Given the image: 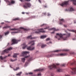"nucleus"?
<instances>
[{
	"label": "nucleus",
	"instance_id": "obj_58",
	"mask_svg": "<svg viewBox=\"0 0 76 76\" xmlns=\"http://www.w3.org/2000/svg\"><path fill=\"white\" fill-rule=\"evenodd\" d=\"M22 14H25V12H22Z\"/></svg>",
	"mask_w": 76,
	"mask_h": 76
},
{
	"label": "nucleus",
	"instance_id": "obj_43",
	"mask_svg": "<svg viewBox=\"0 0 76 76\" xmlns=\"http://www.w3.org/2000/svg\"><path fill=\"white\" fill-rule=\"evenodd\" d=\"M43 15H46V13L45 12H44V13H43Z\"/></svg>",
	"mask_w": 76,
	"mask_h": 76
},
{
	"label": "nucleus",
	"instance_id": "obj_52",
	"mask_svg": "<svg viewBox=\"0 0 76 76\" xmlns=\"http://www.w3.org/2000/svg\"><path fill=\"white\" fill-rule=\"evenodd\" d=\"M55 38H57V36H55Z\"/></svg>",
	"mask_w": 76,
	"mask_h": 76
},
{
	"label": "nucleus",
	"instance_id": "obj_19",
	"mask_svg": "<svg viewBox=\"0 0 76 76\" xmlns=\"http://www.w3.org/2000/svg\"><path fill=\"white\" fill-rule=\"evenodd\" d=\"M20 19L19 18H14L12 19V20H14V21H16V20H20Z\"/></svg>",
	"mask_w": 76,
	"mask_h": 76
},
{
	"label": "nucleus",
	"instance_id": "obj_13",
	"mask_svg": "<svg viewBox=\"0 0 76 76\" xmlns=\"http://www.w3.org/2000/svg\"><path fill=\"white\" fill-rule=\"evenodd\" d=\"M21 45L23 49H25V48H26L27 46L26 44V43H23V44L22 45Z\"/></svg>",
	"mask_w": 76,
	"mask_h": 76
},
{
	"label": "nucleus",
	"instance_id": "obj_59",
	"mask_svg": "<svg viewBox=\"0 0 76 76\" xmlns=\"http://www.w3.org/2000/svg\"><path fill=\"white\" fill-rule=\"evenodd\" d=\"M76 39H73V40H75Z\"/></svg>",
	"mask_w": 76,
	"mask_h": 76
},
{
	"label": "nucleus",
	"instance_id": "obj_40",
	"mask_svg": "<svg viewBox=\"0 0 76 76\" xmlns=\"http://www.w3.org/2000/svg\"><path fill=\"white\" fill-rule=\"evenodd\" d=\"M63 51H67L68 50L67 49H64L63 50Z\"/></svg>",
	"mask_w": 76,
	"mask_h": 76
},
{
	"label": "nucleus",
	"instance_id": "obj_1",
	"mask_svg": "<svg viewBox=\"0 0 76 76\" xmlns=\"http://www.w3.org/2000/svg\"><path fill=\"white\" fill-rule=\"evenodd\" d=\"M22 29H24L25 31H28L29 30L28 29H25L23 27H20V28L16 29V28H12L10 29V31H12L13 30H17V32H12V33H18V32H21V31L22 30Z\"/></svg>",
	"mask_w": 76,
	"mask_h": 76
},
{
	"label": "nucleus",
	"instance_id": "obj_28",
	"mask_svg": "<svg viewBox=\"0 0 76 76\" xmlns=\"http://www.w3.org/2000/svg\"><path fill=\"white\" fill-rule=\"evenodd\" d=\"M59 51H61V50H56L54 51V52H55L56 53H58Z\"/></svg>",
	"mask_w": 76,
	"mask_h": 76
},
{
	"label": "nucleus",
	"instance_id": "obj_20",
	"mask_svg": "<svg viewBox=\"0 0 76 76\" xmlns=\"http://www.w3.org/2000/svg\"><path fill=\"white\" fill-rule=\"evenodd\" d=\"M67 54L66 53H62L59 54V56H66Z\"/></svg>",
	"mask_w": 76,
	"mask_h": 76
},
{
	"label": "nucleus",
	"instance_id": "obj_31",
	"mask_svg": "<svg viewBox=\"0 0 76 76\" xmlns=\"http://www.w3.org/2000/svg\"><path fill=\"white\" fill-rule=\"evenodd\" d=\"M46 45H41V48H44V47H46Z\"/></svg>",
	"mask_w": 76,
	"mask_h": 76
},
{
	"label": "nucleus",
	"instance_id": "obj_32",
	"mask_svg": "<svg viewBox=\"0 0 76 76\" xmlns=\"http://www.w3.org/2000/svg\"><path fill=\"white\" fill-rule=\"evenodd\" d=\"M69 31H71L72 32H75L76 34V30H68Z\"/></svg>",
	"mask_w": 76,
	"mask_h": 76
},
{
	"label": "nucleus",
	"instance_id": "obj_54",
	"mask_svg": "<svg viewBox=\"0 0 76 76\" xmlns=\"http://www.w3.org/2000/svg\"><path fill=\"white\" fill-rule=\"evenodd\" d=\"M26 1H31L30 0H26Z\"/></svg>",
	"mask_w": 76,
	"mask_h": 76
},
{
	"label": "nucleus",
	"instance_id": "obj_41",
	"mask_svg": "<svg viewBox=\"0 0 76 76\" xmlns=\"http://www.w3.org/2000/svg\"><path fill=\"white\" fill-rule=\"evenodd\" d=\"M50 39L49 38H48L46 39V41H49V40H50Z\"/></svg>",
	"mask_w": 76,
	"mask_h": 76
},
{
	"label": "nucleus",
	"instance_id": "obj_60",
	"mask_svg": "<svg viewBox=\"0 0 76 76\" xmlns=\"http://www.w3.org/2000/svg\"><path fill=\"white\" fill-rule=\"evenodd\" d=\"M44 7H47V6H44Z\"/></svg>",
	"mask_w": 76,
	"mask_h": 76
},
{
	"label": "nucleus",
	"instance_id": "obj_24",
	"mask_svg": "<svg viewBox=\"0 0 76 76\" xmlns=\"http://www.w3.org/2000/svg\"><path fill=\"white\" fill-rule=\"evenodd\" d=\"M16 69H15V68H14L13 70H19V69H20L19 67H16Z\"/></svg>",
	"mask_w": 76,
	"mask_h": 76
},
{
	"label": "nucleus",
	"instance_id": "obj_62",
	"mask_svg": "<svg viewBox=\"0 0 76 76\" xmlns=\"http://www.w3.org/2000/svg\"><path fill=\"white\" fill-rule=\"evenodd\" d=\"M8 56H10V54H9V55H8Z\"/></svg>",
	"mask_w": 76,
	"mask_h": 76
},
{
	"label": "nucleus",
	"instance_id": "obj_39",
	"mask_svg": "<svg viewBox=\"0 0 76 76\" xmlns=\"http://www.w3.org/2000/svg\"><path fill=\"white\" fill-rule=\"evenodd\" d=\"M27 66V63H26L24 65V67H26Z\"/></svg>",
	"mask_w": 76,
	"mask_h": 76
},
{
	"label": "nucleus",
	"instance_id": "obj_17",
	"mask_svg": "<svg viewBox=\"0 0 76 76\" xmlns=\"http://www.w3.org/2000/svg\"><path fill=\"white\" fill-rule=\"evenodd\" d=\"M44 69H36V70H35V72H38V71H40L41 72H42L43 71H44Z\"/></svg>",
	"mask_w": 76,
	"mask_h": 76
},
{
	"label": "nucleus",
	"instance_id": "obj_16",
	"mask_svg": "<svg viewBox=\"0 0 76 76\" xmlns=\"http://www.w3.org/2000/svg\"><path fill=\"white\" fill-rule=\"evenodd\" d=\"M56 35H58L60 37V38H63V34L60 33H57Z\"/></svg>",
	"mask_w": 76,
	"mask_h": 76
},
{
	"label": "nucleus",
	"instance_id": "obj_23",
	"mask_svg": "<svg viewBox=\"0 0 76 76\" xmlns=\"http://www.w3.org/2000/svg\"><path fill=\"white\" fill-rule=\"evenodd\" d=\"M47 57L48 58L49 57H53V54L48 55L47 56Z\"/></svg>",
	"mask_w": 76,
	"mask_h": 76
},
{
	"label": "nucleus",
	"instance_id": "obj_2",
	"mask_svg": "<svg viewBox=\"0 0 76 76\" xmlns=\"http://www.w3.org/2000/svg\"><path fill=\"white\" fill-rule=\"evenodd\" d=\"M6 2L8 5H11V4H13L15 3V1L13 0H11L10 2L9 0H4Z\"/></svg>",
	"mask_w": 76,
	"mask_h": 76
},
{
	"label": "nucleus",
	"instance_id": "obj_53",
	"mask_svg": "<svg viewBox=\"0 0 76 76\" xmlns=\"http://www.w3.org/2000/svg\"><path fill=\"white\" fill-rule=\"evenodd\" d=\"M52 34H54V31H53V32H51Z\"/></svg>",
	"mask_w": 76,
	"mask_h": 76
},
{
	"label": "nucleus",
	"instance_id": "obj_63",
	"mask_svg": "<svg viewBox=\"0 0 76 76\" xmlns=\"http://www.w3.org/2000/svg\"><path fill=\"white\" fill-rule=\"evenodd\" d=\"M58 40H59V39H60V38L59 39H58Z\"/></svg>",
	"mask_w": 76,
	"mask_h": 76
},
{
	"label": "nucleus",
	"instance_id": "obj_10",
	"mask_svg": "<svg viewBox=\"0 0 76 76\" xmlns=\"http://www.w3.org/2000/svg\"><path fill=\"white\" fill-rule=\"evenodd\" d=\"M28 53H29V52L25 51H24L22 53V56H26V54H27Z\"/></svg>",
	"mask_w": 76,
	"mask_h": 76
},
{
	"label": "nucleus",
	"instance_id": "obj_27",
	"mask_svg": "<svg viewBox=\"0 0 76 76\" xmlns=\"http://www.w3.org/2000/svg\"><path fill=\"white\" fill-rule=\"evenodd\" d=\"M51 29H52V30H53V31H58V29H56L55 28H52Z\"/></svg>",
	"mask_w": 76,
	"mask_h": 76
},
{
	"label": "nucleus",
	"instance_id": "obj_14",
	"mask_svg": "<svg viewBox=\"0 0 76 76\" xmlns=\"http://www.w3.org/2000/svg\"><path fill=\"white\" fill-rule=\"evenodd\" d=\"M28 57H29V56H25V58H21V61L24 63V62L25 61V58H28Z\"/></svg>",
	"mask_w": 76,
	"mask_h": 76
},
{
	"label": "nucleus",
	"instance_id": "obj_51",
	"mask_svg": "<svg viewBox=\"0 0 76 76\" xmlns=\"http://www.w3.org/2000/svg\"><path fill=\"white\" fill-rule=\"evenodd\" d=\"M39 1L40 3H41V1H40V0H39Z\"/></svg>",
	"mask_w": 76,
	"mask_h": 76
},
{
	"label": "nucleus",
	"instance_id": "obj_35",
	"mask_svg": "<svg viewBox=\"0 0 76 76\" xmlns=\"http://www.w3.org/2000/svg\"><path fill=\"white\" fill-rule=\"evenodd\" d=\"M46 26V24H43L41 25V26Z\"/></svg>",
	"mask_w": 76,
	"mask_h": 76
},
{
	"label": "nucleus",
	"instance_id": "obj_29",
	"mask_svg": "<svg viewBox=\"0 0 76 76\" xmlns=\"http://www.w3.org/2000/svg\"><path fill=\"white\" fill-rule=\"evenodd\" d=\"M31 60H32V58L31 57V58H30L28 60V62L30 61H31Z\"/></svg>",
	"mask_w": 76,
	"mask_h": 76
},
{
	"label": "nucleus",
	"instance_id": "obj_6",
	"mask_svg": "<svg viewBox=\"0 0 76 76\" xmlns=\"http://www.w3.org/2000/svg\"><path fill=\"white\" fill-rule=\"evenodd\" d=\"M40 32H45V31H44V29L41 28L37 30L35 32V33L38 34Z\"/></svg>",
	"mask_w": 76,
	"mask_h": 76
},
{
	"label": "nucleus",
	"instance_id": "obj_5",
	"mask_svg": "<svg viewBox=\"0 0 76 76\" xmlns=\"http://www.w3.org/2000/svg\"><path fill=\"white\" fill-rule=\"evenodd\" d=\"M59 64H57L56 65L53 64L52 65L49 66V68H50V69H53V68H54V69H57V66H59Z\"/></svg>",
	"mask_w": 76,
	"mask_h": 76
},
{
	"label": "nucleus",
	"instance_id": "obj_37",
	"mask_svg": "<svg viewBox=\"0 0 76 76\" xmlns=\"http://www.w3.org/2000/svg\"><path fill=\"white\" fill-rule=\"evenodd\" d=\"M74 10V9L72 8H70V11H73Z\"/></svg>",
	"mask_w": 76,
	"mask_h": 76
},
{
	"label": "nucleus",
	"instance_id": "obj_9",
	"mask_svg": "<svg viewBox=\"0 0 76 76\" xmlns=\"http://www.w3.org/2000/svg\"><path fill=\"white\" fill-rule=\"evenodd\" d=\"M72 75L76 74V68H72Z\"/></svg>",
	"mask_w": 76,
	"mask_h": 76
},
{
	"label": "nucleus",
	"instance_id": "obj_30",
	"mask_svg": "<svg viewBox=\"0 0 76 76\" xmlns=\"http://www.w3.org/2000/svg\"><path fill=\"white\" fill-rule=\"evenodd\" d=\"M46 36H42L41 37V38H46Z\"/></svg>",
	"mask_w": 76,
	"mask_h": 76
},
{
	"label": "nucleus",
	"instance_id": "obj_38",
	"mask_svg": "<svg viewBox=\"0 0 76 76\" xmlns=\"http://www.w3.org/2000/svg\"><path fill=\"white\" fill-rule=\"evenodd\" d=\"M4 58H3V57L2 56H0V58L1 59V60H3Z\"/></svg>",
	"mask_w": 76,
	"mask_h": 76
},
{
	"label": "nucleus",
	"instance_id": "obj_12",
	"mask_svg": "<svg viewBox=\"0 0 76 76\" xmlns=\"http://www.w3.org/2000/svg\"><path fill=\"white\" fill-rule=\"evenodd\" d=\"M66 35L67 36L66 37H65V38H63V39L64 40H66V39H67V37H69L70 36V33H67V34H66Z\"/></svg>",
	"mask_w": 76,
	"mask_h": 76
},
{
	"label": "nucleus",
	"instance_id": "obj_11",
	"mask_svg": "<svg viewBox=\"0 0 76 76\" xmlns=\"http://www.w3.org/2000/svg\"><path fill=\"white\" fill-rule=\"evenodd\" d=\"M27 49L28 50H34L35 49V47L29 46L27 48Z\"/></svg>",
	"mask_w": 76,
	"mask_h": 76
},
{
	"label": "nucleus",
	"instance_id": "obj_3",
	"mask_svg": "<svg viewBox=\"0 0 76 76\" xmlns=\"http://www.w3.org/2000/svg\"><path fill=\"white\" fill-rule=\"evenodd\" d=\"M31 6V5L29 3H25L24 4L23 7L24 9H27L28 7H30Z\"/></svg>",
	"mask_w": 76,
	"mask_h": 76
},
{
	"label": "nucleus",
	"instance_id": "obj_64",
	"mask_svg": "<svg viewBox=\"0 0 76 76\" xmlns=\"http://www.w3.org/2000/svg\"><path fill=\"white\" fill-rule=\"evenodd\" d=\"M74 23H76V21H74Z\"/></svg>",
	"mask_w": 76,
	"mask_h": 76
},
{
	"label": "nucleus",
	"instance_id": "obj_25",
	"mask_svg": "<svg viewBox=\"0 0 76 76\" xmlns=\"http://www.w3.org/2000/svg\"><path fill=\"white\" fill-rule=\"evenodd\" d=\"M27 38H28V39H32V36L31 35L30 36H28V37H27Z\"/></svg>",
	"mask_w": 76,
	"mask_h": 76
},
{
	"label": "nucleus",
	"instance_id": "obj_22",
	"mask_svg": "<svg viewBox=\"0 0 76 76\" xmlns=\"http://www.w3.org/2000/svg\"><path fill=\"white\" fill-rule=\"evenodd\" d=\"M71 65H76V61H74V62L71 63Z\"/></svg>",
	"mask_w": 76,
	"mask_h": 76
},
{
	"label": "nucleus",
	"instance_id": "obj_7",
	"mask_svg": "<svg viewBox=\"0 0 76 76\" xmlns=\"http://www.w3.org/2000/svg\"><path fill=\"white\" fill-rule=\"evenodd\" d=\"M69 1H65L64 2L62 3L61 4H60L61 6H62L63 7H64V6H67V4H68V2Z\"/></svg>",
	"mask_w": 76,
	"mask_h": 76
},
{
	"label": "nucleus",
	"instance_id": "obj_26",
	"mask_svg": "<svg viewBox=\"0 0 76 76\" xmlns=\"http://www.w3.org/2000/svg\"><path fill=\"white\" fill-rule=\"evenodd\" d=\"M18 54H15L14 56H13V57H17V55H18Z\"/></svg>",
	"mask_w": 76,
	"mask_h": 76
},
{
	"label": "nucleus",
	"instance_id": "obj_61",
	"mask_svg": "<svg viewBox=\"0 0 76 76\" xmlns=\"http://www.w3.org/2000/svg\"><path fill=\"white\" fill-rule=\"evenodd\" d=\"M26 14H29V13H28V12H26Z\"/></svg>",
	"mask_w": 76,
	"mask_h": 76
},
{
	"label": "nucleus",
	"instance_id": "obj_34",
	"mask_svg": "<svg viewBox=\"0 0 76 76\" xmlns=\"http://www.w3.org/2000/svg\"><path fill=\"white\" fill-rule=\"evenodd\" d=\"M58 71L59 72H62V69H58Z\"/></svg>",
	"mask_w": 76,
	"mask_h": 76
},
{
	"label": "nucleus",
	"instance_id": "obj_21",
	"mask_svg": "<svg viewBox=\"0 0 76 76\" xmlns=\"http://www.w3.org/2000/svg\"><path fill=\"white\" fill-rule=\"evenodd\" d=\"M71 1H72L74 5H76V0H71Z\"/></svg>",
	"mask_w": 76,
	"mask_h": 76
},
{
	"label": "nucleus",
	"instance_id": "obj_49",
	"mask_svg": "<svg viewBox=\"0 0 76 76\" xmlns=\"http://www.w3.org/2000/svg\"><path fill=\"white\" fill-rule=\"evenodd\" d=\"M29 75H32V74H33V73H32L30 72V73H29Z\"/></svg>",
	"mask_w": 76,
	"mask_h": 76
},
{
	"label": "nucleus",
	"instance_id": "obj_47",
	"mask_svg": "<svg viewBox=\"0 0 76 76\" xmlns=\"http://www.w3.org/2000/svg\"><path fill=\"white\" fill-rule=\"evenodd\" d=\"M64 27H65V28H67V26H66L65 25H64Z\"/></svg>",
	"mask_w": 76,
	"mask_h": 76
},
{
	"label": "nucleus",
	"instance_id": "obj_56",
	"mask_svg": "<svg viewBox=\"0 0 76 76\" xmlns=\"http://www.w3.org/2000/svg\"><path fill=\"white\" fill-rule=\"evenodd\" d=\"M65 76H69V75H65Z\"/></svg>",
	"mask_w": 76,
	"mask_h": 76
},
{
	"label": "nucleus",
	"instance_id": "obj_42",
	"mask_svg": "<svg viewBox=\"0 0 76 76\" xmlns=\"http://www.w3.org/2000/svg\"><path fill=\"white\" fill-rule=\"evenodd\" d=\"M75 53L74 52H72L70 53L71 54H74Z\"/></svg>",
	"mask_w": 76,
	"mask_h": 76
},
{
	"label": "nucleus",
	"instance_id": "obj_4",
	"mask_svg": "<svg viewBox=\"0 0 76 76\" xmlns=\"http://www.w3.org/2000/svg\"><path fill=\"white\" fill-rule=\"evenodd\" d=\"M12 49V48H8L7 49H6L5 50H4L3 51L2 53V54H4L5 53H8L9 51H10V50H11Z\"/></svg>",
	"mask_w": 76,
	"mask_h": 76
},
{
	"label": "nucleus",
	"instance_id": "obj_15",
	"mask_svg": "<svg viewBox=\"0 0 76 76\" xmlns=\"http://www.w3.org/2000/svg\"><path fill=\"white\" fill-rule=\"evenodd\" d=\"M60 22L59 23L60 25H62L63 24V22H64V20L63 19H61L59 20Z\"/></svg>",
	"mask_w": 76,
	"mask_h": 76
},
{
	"label": "nucleus",
	"instance_id": "obj_36",
	"mask_svg": "<svg viewBox=\"0 0 76 76\" xmlns=\"http://www.w3.org/2000/svg\"><path fill=\"white\" fill-rule=\"evenodd\" d=\"M9 34V32L8 31L5 33V35H8V34Z\"/></svg>",
	"mask_w": 76,
	"mask_h": 76
},
{
	"label": "nucleus",
	"instance_id": "obj_18",
	"mask_svg": "<svg viewBox=\"0 0 76 76\" xmlns=\"http://www.w3.org/2000/svg\"><path fill=\"white\" fill-rule=\"evenodd\" d=\"M35 41H31L30 42H29L28 43L29 44H31V45H33L34 44V42Z\"/></svg>",
	"mask_w": 76,
	"mask_h": 76
},
{
	"label": "nucleus",
	"instance_id": "obj_33",
	"mask_svg": "<svg viewBox=\"0 0 76 76\" xmlns=\"http://www.w3.org/2000/svg\"><path fill=\"white\" fill-rule=\"evenodd\" d=\"M10 26H7L3 28V29H4V28H9Z\"/></svg>",
	"mask_w": 76,
	"mask_h": 76
},
{
	"label": "nucleus",
	"instance_id": "obj_50",
	"mask_svg": "<svg viewBox=\"0 0 76 76\" xmlns=\"http://www.w3.org/2000/svg\"><path fill=\"white\" fill-rule=\"evenodd\" d=\"M41 74H38V76H39V75H40V76H41Z\"/></svg>",
	"mask_w": 76,
	"mask_h": 76
},
{
	"label": "nucleus",
	"instance_id": "obj_45",
	"mask_svg": "<svg viewBox=\"0 0 76 76\" xmlns=\"http://www.w3.org/2000/svg\"><path fill=\"white\" fill-rule=\"evenodd\" d=\"M16 60H13L12 59H11V61H15Z\"/></svg>",
	"mask_w": 76,
	"mask_h": 76
},
{
	"label": "nucleus",
	"instance_id": "obj_8",
	"mask_svg": "<svg viewBox=\"0 0 76 76\" xmlns=\"http://www.w3.org/2000/svg\"><path fill=\"white\" fill-rule=\"evenodd\" d=\"M12 45H13V44H17L18 41L17 40V39H12Z\"/></svg>",
	"mask_w": 76,
	"mask_h": 76
},
{
	"label": "nucleus",
	"instance_id": "obj_48",
	"mask_svg": "<svg viewBox=\"0 0 76 76\" xmlns=\"http://www.w3.org/2000/svg\"><path fill=\"white\" fill-rule=\"evenodd\" d=\"M62 66H65V64H62Z\"/></svg>",
	"mask_w": 76,
	"mask_h": 76
},
{
	"label": "nucleus",
	"instance_id": "obj_46",
	"mask_svg": "<svg viewBox=\"0 0 76 76\" xmlns=\"http://www.w3.org/2000/svg\"><path fill=\"white\" fill-rule=\"evenodd\" d=\"M21 1V2H23V1H24L23 0H20Z\"/></svg>",
	"mask_w": 76,
	"mask_h": 76
},
{
	"label": "nucleus",
	"instance_id": "obj_44",
	"mask_svg": "<svg viewBox=\"0 0 76 76\" xmlns=\"http://www.w3.org/2000/svg\"><path fill=\"white\" fill-rule=\"evenodd\" d=\"M51 42H48V44H51Z\"/></svg>",
	"mask_w": 76,
	"mask_h": 76
},
{
	"label": "nucleus",
	"instance_id": "obj_57",
	"mask_svg": "<svg viewBox=\"0 0 76 76\" xmlns=\"http://www.w3.org/2000/svg\"><path fill=\"white\" fill-rule=\"evenodd\" d=\"M45 29H48V28H45Z\"/></svg>",
	"mask_w": 76,
	"mask_h": 76
},
{
	"label": "nucleus",
	"instance_id": "obj_55",
	"mask_svg": "<svg viewBox=\"0 0 76 76\" xmlns=\"http://www.w3.org/2000/svg\"><path fill=\"white\" fill-rule=\"evenodd\" d=\"M50 14H48V16H50Z\"/></svg>",
	"mask_w": 76,
	"mask_h": 76
}]
</instances>
